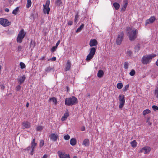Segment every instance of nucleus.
<instances>
[{"mask_svg": "<svg viewBox=\"0 0 158 158\" xmlns=\"http://www.w3.org/2000/svg\"><path fill=\"white\" fill-rule=\"evenodd\" d=\"M124 36L123 32H121L118 33L117 38L116 40V44L117 45H120L122 43Z\"/></svg>", "mask_w": 158, "mask_h": 158, "instance_id": "0eeeda50", "label": "nucleus"}, {"mask_svg": "<svg viewBox=\"0 0 158 158\" xmlns=\"http://www.w3.org/2000/svg\"><path fill=\"white\" fill-rule=\"evenodd\" d=\"M44 145V141L43 140H41L40 141V147L41 148Z\"/></svg>", "mask_w": 158, "mask_h": 158, "instance_id": "79ce46f5", "label": "nucleus"}, {"mask_svg": "<svg viewBox=\"0 0 158 158\" xmlns=\"http://www.w3.org/2000/svg\"><path fill=\"white\" fill-rule=\"evenodd\" d=\"M135 74V71L134 69H132L129 73V74L131 76H133Z\"/></svg>", "mask_w": 158, "mask_h": 158, "instance_id": "e433bc0d", "label": "nucleus"}, {"mask_svg": "<svg viewBox=\"0 0 158 158\" xmlns=\"http://www.w3.org/2000/svg\"><path fill=\"white\" fill-rule=\"evenodd\" d=\"M123 87V85L122 83H118L117 84V88L119 89H121Z\"/></svg>", "mask_w": 158, "mask_h": 158, "instance_id": "f704fd0d", "label": "nucleus"}, {"mask_svg": "<svg viewBox=\"0 0 158 158\" xmlns=\"http://www.w3.org/2000/svg\"><path fill=\"white\" fill-rule=\"evenodd\" d=\"M26 33L24 31L23 29H22L19 33L17 38V43H20L22 42L23 39L25 37Z\"/></svg>", "mask_w": 158, "mask_h": 158, "instance_id": "20e7f679", "label": "nucleus"}, {"mask_svg": "<svg viewBox=\"0 0 158 158\" xmlns=\"http://www.w3.org/2000/svg\"><path fill=\"white\" fill-rule=\"evenodd\" d=\"M31 148H35L36 146L37 143L35 142V139H33L31 143Z\"/></svg>", "mask_w": 158, "mask_h": 158, "instance_id": "c756f323", "label": "nucleus"}, {"mask_svg": "<svg viewBox=\"0 0 158 158\" xmlns=\"http://www.w3.org/2000/svg\"><path fill=\"white\" fill-rule=\"evenodd\" d=\"M129 87V85L128 84L126 85L123 88V91L124 92L126 91L128 89Z\"/></svg>", "mask_w": 158, "mask_h": 158, "instance_id": "a18cd8bd", "label": "nucleus"}, {"mask_svg": "<svg viewBox=\"0 0 158 158\" xmlns=\"http://www.w3.org/2000/svg\"><path fill=\"white\" fill-rule=\"evenodd\" d=\"M60 40H58L57 43H56V46L57 47H58V45L59 44H60Z\"/></svg>", "mask_w": 158, "mask_h": 158, "instance_id": "4d7b16f0", "label": "nucleus"}, {"mask_svg": "<svg viewBox=\"0 0 158 158\" xmlns=\"http://www.w3.org/2000/svg\"><path fill=\"white\" fill-rule=\"evenodd\" d=\"M127 35L130 40H133L136 38L138 33V31L137 29H133L132 28L129 27L127 28Z\"/></svg>", "mask_w": 158, "mask_h": 158, "instance_id": "f257e3e1", "label": "nucleus"}, {"mask_svg": "<svg viewBox=\"0 0 158 158\" xmlns=\"http://www.w3.org/2000/svg\"><path fill=\"white\" fill-rule=\"evenodd\" d=\"M90 52L89 54L94 55H95L96 51V48L93 47L89 49Z\"/></svg>", "mask_w": 158, "mask_h": 158, "instance_id": "412c9836", "label": "nucleus"}, {"mask_svg": "<svg viewBox=\"0 0 158 158\" xmlns=\"http://www.w3.org/2000/svg\"><path fill=\"white\" fill-rule=\"evenodd\" d=\"M71 63L69 60H68L67 61L65 65V71H69L70 70L71 68Z\"/></svg>", "mask_w": 158, "mask_h": 158, "instance_id": "f3484780", "label": "nucleus"}, {"mask_svg": "<svg viewBox=\"0 0 158 158\" xmlns=\"http://www.w3.org/2000/svg\"><path fill=\"white\" fill-rule=\"evenodd\" d=\"M94 55L89 54L87 56L86 60L87 61H89L94 57Z\"/></svg>", "mask_w": 158, "mask_h": 158, "instance_id": "4be33fe9", "label": "nucleus"}, {"mask_svg": "<svg viewBox=\"0 0 158 158\" xmlns=\"http://www.w3.org/2000/svg\"><path fill=\"white\" fill-rule=\"evenodd\" d=\"M150 147L148 146H145L142 148L140 150V152H143L145 154H148L151 151Z\"/></svg>", "mask_w": 158, "mask_h": 158, "instance_id": "1a4fd4ad", "label": "nucleus"}, {"mask_svg": "<svg viewBox=\"0 0 158 158\" xmlns=\"http://www.w3.org/2000/svg\"><path fill=\"white\" fill-rule=\"evenodd\" d=\"M31 147L30 146H29V147H27L26 149H24V150L29 151L31 149Z\"/></svg>", "mask_w": 158, "mask_h": 158, "instance_id": "6e6d98bb", "label": "nucleus"}, {"mask_svg": "<svg viewBox=\"0 0 158 158\" xmlns=\"http://www.w3.org/2000/svg\"><path fill=\"white\" fill-rule=\"evenodd\" d=\"M48 157V156L47 154L44 155L42 158H47Z\"/></svg>", "mask_w": 158, "mask_h": 158, "instance_id": "13d9d810", "label": "nucleus"}, {"mask_svg": "<svg viewBox=\"0 0 158 158\" xmlns=\"http://www.w3.org/2000/svg\"><path fill=\"white\" fill-rule=\"evenodd\" d=\"M58 137V135L54 133H52L50 135V139L54 141H56L57 140Z\"/></svg>", "mask_w": 158, "mask_h": 158, "instance_id": "4468645a", "label": "nucleus"}, {"mask_svg": "<svg viewBox=\"0 0 158 158\" xmlns=\"http://www.w3.org/2000/svg\"><path fill=\"white\" fill-rule=\"evenodd\" d=\"M31 5V0H27V3L26 5V7L27 8L30 7Z\"/></svg>", "mask_w": 158, "mask_h": 158, "instance_id": "473e14b6", "label": "nucleus"}, {"mask_svg": "<svg viewBox=\"0 0 158 158\" xmlns=\"http://www.w3.org/2000/svg\"><path fill=\"white\" fill-rule=\"evenodd\" d=\"M29 106V103L28 102H27L26 104V106L27 107H28Z\"/></svg>", "mask_w": 158, "mask_h": 158, "instance_id": "0e129e2a", "label": "nucleus"}, {"mask_svg": "<svg viewBox=\"0 0 158 158\" xmlns=\"http://www.w3.org/2000/svg\"><path fill=\"white\" fill-rule=\"evenodd\" d=\"M70 136L68 134L65 135L64 136V139L65 140H68L70 139Z\"/></svg>", "mask_w": 158, "mask_h": 158, "instance_id": "37998d69", "label": "nucleus"}, {"mask_svg": "<svg viewBox=\"0 0 158 158\" xmlns=\"http://www.w3.org/2000/svg\"><path fill=\"white\" fill-rule=\"evenodd\" d=\"M5 11L6 12H8L9 11V10L8 8H6L5 9Z\"/></svg>", "mask_w": 158, "mask_h": 158, "instance_id": "680f3d73", "label": "nucleus"}, {"mask_svg": "<svg viewBox=\"0 0 158 158\" xmlns=\"http://www.w3.org/2000/svg\"><path fill=\"white\" fill-rule=\"evenodd\" d=\"M78 103L77 98L75 96L67 98L65 100V104L66 106H70Z\"/></svg>", "mask_w": 158, "mask_h": 158, "instance_id": "7ed1b4c3", "label": "nucleus"}, {"mask_svg": "<svg viewBox=\"0 0 158 158\" xmlns=\"http://www.w3.org/2000/svg\"><path fill=\"white\" fill-rule=\"evenodd\" d=\"M35 41L31 40L30 44V48H31V50H32L35 46Z\"/></svg>", "mask_w": 158, "mask_h": 158, "instance_id": "bb28decb", "label": "nucleus"}, {"mask_svg": "<svg viewBox=\"0 0 158 158\" xmlns=\"http://www.w3.org/2000/svg\"><path fill=\"white\" fill-rule=\"evenodd\" d=\"M90 94H87V96L89 98Z\"/></svg>", "mask_w": 158, "mask_h": 158, "instance_id": "338daca9", "label": "nucleus"}, {"mask_svg": "<svg viewBox=\"0 0 158 158\" xmlns=\"http://www.w3.org/2000/svg\"><path fill=\"white\" fill-rule=\"evenodd\" d=\"M19 65L20 66V68L21 69H25L26 65L23 62H20L19 64Z\"/></svg>", "mask_w": 158, "mask_h": 158, "instance_id": "72a5a7b5", "label": "nucleus"}, {"mask_svg": "<svg viewBox=\"0 0 158 158\" xmlns=\"http://www.w3.org/2000/svg\"><path fill=\"white\" fill-rule=\"evenodd\" d=\"M43 129V127L42 126H39L36 127L37 131H41Z\"/></svg>", "mask_w": 158, "mask_h": 158, "instance_id": "c03bdc74", "label": "nucleus"}, {"mask_svg": "<svg viewBox=\"0 0 158 158\" xmlns=\"http://www.w3.org/2000/svg\"><path fill=\"white\" fill-rule=\"evenodd\" d=\"M128 3V1L127 0H126L123 1V7L121 8V11H124L127 6Z\"/></svg>", "mask_w": 158, "mask_h": 158, "instance_id": "2eb2a0df", "label": "nucleus"}, {"mask_svg": "<svg viewBox=\"0 0 158 158\" xmlns=\"http://www.w3.org/2000/svg\"><path fill=\"white\" fill-rule=\"evenodd\" d=\"M152 108L154 111L158 110V107L156 106L153 105L152 106Z\"/></svg>", "mask_w": 158, "mask_h": 158, "instance_id": "49530a36", "label": "nucleus"}, {"mask_svg": "<svg viewBox=\"0 0 158 158\" xmlns=\"http://www.w3.org/2000/svg\"><path fill=\"white\" fill-rule=\"evenodd\" d=\"M57 153L60 158H70L69 154H66L60 151H58Z\"/></svg>", "mask_w": 158, "mask_h": 158, "instance_id": "9b49d317", "label": "nucleus"}, {"mask_svg": "<svg viewBox=\"0 0 158 158\" xmlns=\"http://www.w3.org/2000/svg\"><path fill=\"white\" fill-rule=\"evenodd\" d=\"M151 112V111L150 110L148 109H146L143 111V115L145 116L146 114L150 113Z\"/></svg>", "mask_w": 158, "mask_h": 158, "instance_id": "c85d7f7f", "label": "nucleus"}, {"mask_svg": "<svg viewBox=\"0 0 158 158\" xmlns=\"http://www.w3.org/2000/svg\"><path fill=\"white\" fill-rule=\"evenodd\" d=\"M50 3V1L49 0H47L46 1L45 5L44 4L43 6L44 7L43 12L44 14H48L49 13L50 9L49 6Z\"/></svg>", "mask_w": 158, "mask_h": 158, "instance_id": "39448f33", "label": "nucleus"}, {"mask_svg": "<svg viewBox=\"0 0 158 158\" xmlns=\"http://www.w3.org/2000/svg\"><path fill=\"white\" fill-rule=\"evenodd\" d=\"M31 152L30 154L31 155H33L34 152L35 151V148H31Z\"/></svg>", "mask_w": 158, "mask_h": 158, "instance_id": "864d4df0", "label": "nucleus"}, {"mask_svg": "<svg viewBox=\"0 0 158 158\" xmlns=\"http://www.w3.org/2000/svg\"><path fill=\"white\" fill-rule=\"evenodd\" d=\"M2 68V66H1V65H0V71H1Z\"/></svg>", "mask_w": 158, "mask_h": 158, "instance_id": "774afa93", "label": "nucleus"}, {"mask_svg": "<svg viewBox=\"0 0 158 158\" xmlns=\"http://www.w3.org/2000/svg\"><path fill=\"white\" fill-rule=\"evenodd\" d=\"M113 5L114 8L116 10H118L120 7L119 4L117 2H114L113 3Z\"/></svg>", "mask_w": 158, "mask_h": 158, "instance_id": "cd10ccee", "label": "nucleus"}, {"mask_svg": "<svg viewBox=\"0 0 158 158\" xmlns=\"http://www.w3.org/2000/svg\"><path fill=\"white\" fill-rule=\"evenodd\" d=\"M49 101H52L56 105L57 103V100L56 98L55 97L51 98L49 99Z\"/></svg>", "mask_w": 158, "mask_h": 158, "instance_id": "393cba45", "label": "nucleus"}, {"mask_svg": "<svg viewBox=\"0 0 158 158\" xmlns=\"http://www.w3.org/2000/svg\"><path fill=\"white\" fill-rule=\"evenodd\" d=\"M151 118L150 117H149L148 118L146 121V123H148V125L149 126H151L152 125V123L150 122L149 121L150 120V119Z\"/></svg>", "mask_w": 158, "mask_h": 158, "instance_id": "ea45409f", "label": "nucleus"}, {"mask_svg": "<svg viewBox=\"0 0 158 158\" xmlns=\"http://www.w3.org/2000/svg\"><path fill=\"white\" fill-rule=\"evenodd\" d=\"M69 114L68 110L67 111H66V112L64 114V116L61 118V120L62 121H65L69 116Z\"/></svg>", "mask_w": 158, "mask_h": 158, "instance_id": "a211bd4d", "label": "nucleus"}, {"mask_svg": "<svg viewBox=\"0 0 158 158\" xmlns=\"http://www.w3.org/2000/svg\"><path fill=\"white\" fill-rule=\"evenodd\" d=\"M56 60V57H52L51 58H50L49 59H48V60L49 61L50 60H51L53 61H55Z\"/></svg>", "mask_w": 158, "mask_h": 158, "instance_id": "603ef678", "label": "nucleus"}, {"mask_svg": "<svg viewBox=\"0 0 158 158\" xmlns=\"http://www.w3.org/2000/svg\"><path fill=\"white\" fill-rule=\"evenodd\" d=\"M79 17V15L78 13H77L75 16V18L74 19V22L75 23H77L78 21V18Z\"/></svg>", "mask_w": 158, "mask_h": 158, "instance_id": "58836bf2", "label": "nucleus"}, {"mask_svg": "<svg viewBox=\"0 0 158 158\" xmlns=\"http://www.w3.org/2000/svg\"><path fill=\"white\" fill-rule=\"evenodd\" d=\"M135 49L137 51H139L140 49V45L139 44H138L135 46Z\"/></svg>", "mask_w": 158, "mask_h": 158, "instance_id": "4c0bfd02", "label": "nucleus"}, {"mask_svg": "<svg viewBox=\"0 0 158 158\" xmlns=\"http://www.w3.org/2000/svg\"><path fill=\"white\" fill-rule=\"evenodd\" d=\"M57 47L56 46H53L52 47V49H51V51L52 52H54L56 49Z\"/></svg>", "mask_w": 158, "mask_h": 158, "instance_id": "09e8293b", "label": "nucleus"}, {"mask_svg": "<svg viewBox=\"0 0 158 158\" xmlns=\"http://www.w3.org/2000/svg\"><path fill=\"white\" fill-rule=\"evenodd\" d=\"M98 43L95 39L91 40L89 42V45L90 47L96 46L98 45Z\"/></svg>", "mask_w": 158, "mask_h": 158, "instance_id": "ddd939ff", "label": "nucleus"}, {"mask_svg": "<svg viewBox=\"0 0 158 158\" xmlns=\"http://www.w3.org/2000/svg\"><path fill=\"white\" fill-rule=\"evenodd\" d=\"M89 144V140L87 139H85L83 141L82 145L85 146H88Z\"/></svg>", "mask_w": 158, "mask_h": 158, "instance_id": "6ab92c4d", "label": "nucleus"}, {"mask_svg": "<svg viewBox=\"0 0 158 158\" xmlns=\"http://www.w3.org/2000/svg\"><path fill=\"white\" fill-rule=\"evenodd\" d=\"M2 89H4L5 88V86L4 85H3L1 87Z\"/></svg>", "mask_w": 158, "mask_h": 158, "instance_id": "69168bd1", "label": "nucleus"}, {"mask_svg": "<svg viewBox=\"0 0 158 158\" xmlns=\"http://www.w3.org/2000/svg\"><path fill=\"white\" fill-rule=\"evenodd\" d=\"M84 26V24L83 23L77 29L76 32L78 33L81 31L82 29L83 28Z\"/></svg>", "mask_w": 158, "mask_h": 158, "instance_id": "a878e982", "label": "nucleus"}, {"mask_svg": "<svg viewBox=\"0 0 158 158\" xmlns=\"http://www.w3.org/2000/svg\"><path fill=\"white\" fill-rule=\"evenodd\" d=\"M45 56H44L41 57V58L40 59L41 60H45Z\"/></svg>", "mask_w": 158, "mask_h": 158, "instance_id": "bf43d9fd", "label": "nucleus"}, {"mask_svg": "<svg viewBox=\"0 0 158 158\" xmlns=\"http://www.w3.org/2000/svg\"><path fill=\"white\" fill-rule=\"evenodd\" d=\"M52 70V68L50 67H48L46 68L45 69L46 72H48Z\"/></svg>", "mask_w": 158, "mask_h": 158, "instance_id": "de8ad7c7", "label": "nucleus"}, {"mask_svg": "<svg viewBox=\"0 0 158 158\" xmlns=\"http://www.w3.org/2000/svg\"><path fill=\"white\" fill-rule=\"evenodd\" d=\"M26 79V77L24 75H23L22 77H20L18 79V82L20 85H21L23 83Z\"/></svg>", "mask_w": 158, "mask_h": 158, "instance_id": "dca6fc26", "label": "nucleus"}, {"mask_svg": "<svg viewBox=\"0 0 158 158\" xmlns=\"http://www.w3.org/2000/svg\"><path fill=\"white\" fill-rule=\"evenodd\" d=\"M19 7H17L15 9L13 10L12 12V14L15 15H17L19 10Z\"/></svg>", "mask_w": 158, "mask_h": 158, "instance_id": "2f4dec72", "label": "nucleus"}, {"mask_svg": "<svg viewBox=\"0 0 158 158\" xmlns=\"http://www.w3.org/2000/svg\"><path fill=\"white\" fill-rule=\"evenodd\" d=\"M104 74V72L102 70H99L97 74V76L99 77H101Z\"/></svg>", "mask_w": 158, "mask_h": 158, "instance_id": "b1692460", "label": "nucleus"}, {"mask_svg": "<svg viewBox=\"0 0 158 158\" xmlns=\"http://www.w3.org/2000/svg\"><path fill=\"white\" fill-rule=\"evenodd\" d=\"M23 48V47L21 46H19L18 47L17 51L19 52L21 51Z\"/></svg>", "mask_w": 158, "mask_h": 158, "instance_id": "8fccbe9b", "label": "nucleus"}, {"mask_svg": "<svg viewBox=\"0 0 158 158\" xmlns=\"http://www.w3.org/2000/svg\"><path fill=\"white\" fill-rule=\"evenodd\" d=\"M156 20L155 16H151L149 19H147L145 21V25L147 26L148 24L153 23Z\"/></svg>", "mask_w": 158, "mask_h": 158, "instance_id": "9d476101", "label": "nucleus"}, {"mask_svg": "<svg viewBox=\"0 0 158 158\" xmlns=\"http://www.w3.org/2000/svg\"><path fill=\"white\" fill-rule=\"evenodd\" d=\"M85 127H83L81 128V130L82 131H84L85 130Z\"/></svg>", "mask_w": 158, "mask_h": 158, "instance_id": "052dcab7", "label": "nucleus"}, {"mask_svg": "<svg viewBox=\"0 0 158 158\" xmlns=\"http://www.w3.org/2000/svg\"><path fill=\"white\" fill-rule=\"evenodd\" d=\"M21 88V86L20 85H18L16 87V90L17 91H19L20 90Z\"/></svg>", "mask_w": 158, "mask_h": 158, "instance_id": "3c124183", "label": "nucleus"}, {"mask_svg": "<svg viewBox=\"0 0 158 158\" xmlns=\"http://www.w3.org/2000/svg\"><path fill=\"white\" fill-rule=\"evenodd\" d=\"M68 24L70 26L72 25L73 22L71 21H69L68 22Z\"/></svg>", "mask_w": 158, "mask_h": 158, "instance_id": "5fc2aeb1", "label": "nucleus"}, {"mask_svg": "<svg viewBox=\"0 0 158 158\" xmlns=\"http://www.w3.org/2000/svg\"><path fill=\"white\" fill-rule=\"evenodd\" d=\"M118 99L119 103V108H122L124 106L125 103L124 95L123 94L119 95L118 97Z\"/></svg>", "mask_w": 158, "mask_h": 158, "instance_id": "423d86ee", "label": "nucleus"}, {"mask_svg": "<svg viewBox=\"0 0 158 158\" xmlns=\"http://www.w3.org/2000/svg\"><path fill=\"white\" fill-rule=\"evenodd\" d=\"M23 128H29L31 127V124L28 121H24L22 123Z\"/></svg>", "mask_w": 158, "mask_h": 158, "instance_id": "f8f14e48", "label": "nucleus"}, {"mask_svg": "<svg viewBox=\"0 0 158 158\" xmlns=\"http://www.w3.org/2000/svg\"><path fill=\"white\" fill-rule=\"evenodd\" d=\"M11 24L10 22L7 19L4 18H0V24L4 27H7Z\"/></svg>", "mask_w": 158, "mask_h": 158, "instance_id": "6e6552de", "label": "nucleus"}, {"mask_svg": "<svg viewBox=\"0 0 158 158\" xmlns=\"http://www.w3.org/2000/svg\"><path fill=\"white\" fill-rule=\"evenodd\" d=\"M128 62L126 61L124 62V68L125 69H127L128 68Z\"/></svg>", "mask_w": 158, "mask_h": 158, "instance_id": "a19ab883", "label": "nucleus"}, {"mask_svg": "<svg viewBox=\"0 0 158 158\" xmlns=\"http://www.w3.org/2000/svg\"><path fill=\"white\" fill-rule=\"evenodd\" d=\"M154 94L156 97L158 98V87H156L154 91Z\"/></svg>", "mask_w": 158, "mask_h": 158, "instance_id": "7c9ffc66", "label": "nucleus"}, {"mask_svg": "<svg viewBox=\"0 0 158 158\" xmlns=\"http://www.w3.org/2000/svg\"><path fill=\"white\" fill-rule=\"evenodd\" d=\"M131 146L133 148H135L137 145V143L135 140H134L130 142Z\"/></svg>", "mask_w": 158, "mask_h": 158, "instance_id": "5701e85b", "label": "nucleus"}, {"mask_svg": "<svg viewBox=\"0 0 158 158\" xmlns=\"http://www.w3.org/2000/svg\"><path fill=\"white\" fill-rule=\"evenodd\" d=\"M77 142V140L75 138H72L70 140V144L72 146H74L76 144Z\"/></svg>", "mask_w": 158, "mask_h": 158, "instance_id": "aec40b11", "label": "nucleus"}, {"mask_svg": "<svg viewBox=\"0 0 158 158\" xmlns=\"http://www.w3.org/2000/svg\"><path fill=\"white\" fill-rule=\"evenodd\" d=\"M62 3L61 0H57L55 1V4L57 6H60Z\"/></svg>", "mask_w": 158, "mask_h": 158, "instance_id": "c9c22d12", "label": "nucleus"}, {"mask_svg": "<svg viewBox=\"0 0 158 158\" xmlns=\"http://www.w3.org/2000/svg\"><path fill=\"white\" fill-rule=\"evenodd\" d=\"M156 64L158 67V59H157V61L156 62Z\"/></svg>", "mask_w": 158, "mask_h": 158, "instance_id": "e2e57ef3", "label": "nucleus"}, {"mask_svg": "<svg viewBox=\"0 0 158 158\" xmlns=\"http://www.w3.org/2000/svg\"><path fill=\"white\" fill-rule=\"evenodd\" d=\"M156 56L155 54H149L143 56L141 59V62L144 64H147L152 61L153 58Z\"/></svg>", "mask_w": 158, "mask_h": 158, "instance_id": "f03ea898", "label": "nucleus"}]
</instances>
